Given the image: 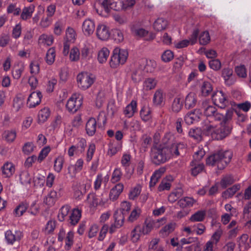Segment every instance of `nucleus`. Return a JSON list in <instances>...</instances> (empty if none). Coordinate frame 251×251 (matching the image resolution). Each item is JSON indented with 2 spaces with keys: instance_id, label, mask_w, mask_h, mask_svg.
Here are the masks:
<instances>
[{
  "instance_id": "obj_1",
  "label": "nucleus",
  "mask_w": 251,
  "mask_h": 251,
  "mask_svg": "<svg viewBox=\"0 0 251 251\" xmlns=\"http://www.w3.org/2000/svg\"><path fill=\"white\" fill-rule=\"evenodd\" d=\"M216 109L208 106L204 109V114L211 118L210 124L206 125L203 130L205 134L211 135L217 140H221L227 136L231 132V126L227 123L232 116V112L228 111L226 116L215 113Z\"/></svg>"
},
{
  "instance_id": "obj_2",
  "label": "nucleus",
  "mask_w": 251,
  "mask_h": 251,
  "mask_svg": "<svg viewBox=\"0 0 251 251\" xmlns=\"http://www.w3.org/2000/svg\"><path fill=\"white\" fill-rule=\"evenodd\" d=\"M174 136L171 132L166 133L162 139L164 147L160 148H154L151 151L153 162L156 164L164 163L173 157L179 155L178 151L185 147L183 143H174Z\"/></svg>"
},
{
  "instance_id": "obj_3",
  "label": "nucleus",
  "mask_w": 251,
  "mask_h": 251,
  "mask_svg": "<svg viewBox=\"0 0 251 251\" xmlns=\"http://www.w3.org/2000/svg\"><path fill=\"white\" fill-rule=\"evenodd\" d=\"M232 157V153L231 151H219L209 156L206 159V164L223 169L229 163Z\"/></svg>"
},
{
  "instance_id": "obj_4",
  "label": "nucleus",
  "mask_w": 251,
  "mask_h": 251,
  "mask_svg": "<svg viewBox=\"0 0 251 251\" xmlns=\"http://www.w3.org/2000/svg\"><path fill=\"white\" fill-rule=\"evenodd\" d=\"M111 9L116 11L123 9V1L121 0H104L97 8V12L99 15L105 17Z\"/></svg>"
},
{
  "instance_id": "obj_5",
  "label": "nucleus",
  "mask_w": 251,
  "mask_h": 251,
  "mask_svg": "<svg viewBox=\"0 0 251 251\" xmlns=\"http://www.w3.org/2000/svg\"><path fill=\"white\" fill-rule=\"evenodd\" d=\"M128 52L127 50L116 47L112 51L109 61L111 68H116L121 65L124 64L128 58Z\"/></svg>"
},
{
  "instance_id": "obj_6",
  "label": "nucleus",
  "mask_w": 251,
  "mask_h": 251,
  "mask_svg": "<svg viewBox=\"0 0 251 251\" xmlns=\"http://www.w3.org/2000/svg\"><path fill=\"white\" fill-rule=\"evenodd\" d=\"M76 81L77 87L81 90L85 91L93 85L95 77L92 74L83 71L77 75Z\"/></svg>"
},
{
  "instance_id": "obj_7",
  "label": "nucleus",
  "mask_w": 251,
  "mask_h": 251,
  "mask_svg": "<svg viewBox=\"0 0 251 251\" xmlns=\"http://www.w3.org/2000/svg\"><path fill=\"white\" fill-rule=\"evenodd\" d=\"M83 98L79 93H74L69 98L66 107L69 112L75 113L81 106Z\"/></svg>"
},
{
  "instance_id": "obj_8",
  "label": "nucleus",
  "mask_w": 251,
  "mask_h": 251,
  "mask_svg": "<svg viewBox=\"0 0 251 251\" xmlns=\"http://www.w3.org/2000/svg\"><path fill=\"white\" fill-rule=\"evenodd\" d=\"M131 31L134 35L144 38L147 41L152 40L156 37V34L154 33L150 32L144 28L137 27L135 25L131 27Z\"/></svg>"
},
{
  "instance_id": "obj_9",
  "label": "nucleus",
  "mask_w": 251,
  "mask_h": 251,
  "mask_svg": "<svg viewBox=\"0 0 251 251\" xmlns=\"http://www.w3.org/2000/svg\"><path fill=\"white\" fill-rule=\"evenodd\" d=\"M96 34L99 40L107 41L111 35L109 27L104 23L99 24L96 27Z\"/></svg>"
},
{
  "instance_id": "obj_10",
  "label": "nucleus",
  "mask_w": 251,
  "mask_h": 251,
  "mask_svg": "<svg viewBox=\"0 0 251 251\" xmlns=\"http://www.w3.org/2000/svg\"><path fill=\"white\" fill-rule=\"evenodd\" d=\"M212 100L214 104L221 107L224 108L228 103L227 96L222 91H217L212 96Z\"/></svg>"
},
{
  "instance_id": "obj_11",
  "label": "nucleus",
  "mask_w": 251,
  "mask_h": 251,
  "mask_svg": "<svg viewBox=\"0 0 251 251\" xmlns=\"http://www.w3.org/2000/svg\"><path fill=\"white\" fill-rule=\"evenodd\" d=\"M95 29V23L91 19H86L82 23L81 29L83 34L87 37L91 36Z\"/></svg>"
},
{
  "instance_id": "obj_12",
  "label": "nucleus",
  "mask_w": 251,
  "mask_h": 251,
  "mask_svg": "<svg viewBox=\"0 0 251 251\" xmlns=\"http://www.w3.org/2000/svg\"><path fill=\"white\" fill-rule=\"evenodd\" d=\"M124 186L123 183H119L112 187L109 191V198L111 201H115L123 191Z\"/></svg>"
},
{
  "instance_id": "obj_13",
  "label": "nucleus",
  "mask_w": 251,
  "mask_h": 251,
  "mask_svg": "<svg viewBox=\"0 0 251 251\" xmlns=\"http://www.w3.org/2000/svg\"><path fill=\"white\" fill-rule=\"evenodd\" d=\"M42 97V94L39 91L33 92L31 93L27 100V104L28 107L32 108L38 105L41 102Z\"/></svg>"
},
{
  "instance_id": "obj_14",
  "label": "nucleus",
  "mask_w": 251,
  "mask_h": 251,
  "mask_svg": "<svg viewBox=\"0 0 251 251\" xmlns=\"http://www.w3.org/2000/svg\"><path fill=\"white\" fill-rule=\"evenodd\" d=\"M23 236L20 231H15L13 233L11 230H8L5 232V240L9 244H13L15 242L20 240Z\"/></svg>"
},
{
  "instance_id": "obj_15",
  "label": "nucleus",
  "mask_w": 251,
  "mask_h": 251,
  "mask_svg": "<svg viewBox=\"0 0 251 251\" xmlns=\"http://www.w3.org/2000/svg\"><path fill=\"white\" fill-rule=\"evenodd\" d=\"M109 179L108 175L103 176L101 174H98L94 181V189L96 191L100 190L102 184L104 186L107 184Z\"/></svg>"
},
{
  "instance_id": "obj_16",
  "label": "nucleus",
  "mask_w": 251,
  "mask_h": 251,
  "mask_svg": "<svg viewBox=\"0 0 251 251\" xmlns=\"http://www.w3.org/2000/svg\"><path fill=\"white\" fill-rule=\"evenodd\" d=\"M201 116L199 110L195 109L188 113L185 116L184 120L186 124L191 125L198 121Z\"/></svg>"
},
{
  "instance_id": "obj_17",
  "label": "nucleus",
  "mask_w": 251,
  "mask_h": 251,
  "mask_svg": "<svg viewBox=\"0 0 251 251\" xmlns=\"http://www.w3.org/2000/svg\"><path fill=\"white\" fill-rule=\"evenodd\" d=\"M157 81L154 77H148L143 81L142 90L147 92L154 89L157 85Z\"/></svg>"
},
{
  "instance_id": "obj_18",
  "label": "nucleus",
  "mask_w": 251,
  "mask_h": 251,
  "mask_svg": "<svg viewBox=\"0 0 251 251\" xmlns=\"http://www.w3.org/2000/svg\"><path fill=\"white\" fill-rule=\"evenodd\" d=\"M110 51L106 47H103L97 52V60L99 63L104 64L107 62L109 56Z\"/></svg>"
},
{
  "instance_id": "obj_19",
  "label": "nucleus",
  "mask_w": 251,
  "mask_h": 251,
  "mask_svg": "<svg viewBox=\"0 0 251 251\" xmlns=\"http://www.w3.org/2000/svg\"><path fill=\"white\" fill-rule=\"evenodd\" d=\"M17 137V131L14 129H9L4 131L2 139L8 143H13Z\"/></svg>"
},
{
  "instance_id": "obj_20",
  "label": "nucleus",
  "mask_w": 251,
  "mask_h": 251,
  "mask_svg": "<svg viewBox=\"0 0 251 251\" xmlns=\"http://www.w3.org/2000/svg\"><path fill=\"white\" fill-rule=\"evenodd\" d=\"M1 170L4 177H10L15 173V168L12 162H6L3 164Z\"/></svg>"
},
{
  "instance_id": "obj_21",
  "label": "nucleus",
  "mask_w": 251,
  "mask_h": 251,
  "mask_svg": "<svg viewBox=\"0 0 251 251\" xmlns=\"http://www.w3.org/2000/svg\"><path fill=\"white\" fill-rule=\"evenodd\" d=\"M137 102L134 100H132L125 108L124 114L126 117L130 118L134 115V113L137 112Z\"/></svg>"
},
{
  "instance_id": "obj_22",
  "label": "nucleus",
  "mask_w": 251,
  "mask_h": 251,
  "mask_svg": "<svg viewBox=\"0 0 251 251\" xmlns=\"http://www.w3.org/2000/svg\"><path fill=\"white\" fill-rule=\"evenodd\" d=\"M83 165V161L82 159H78L75 165H70L68 167V173L70 176L74 177L76 173L80 171Z\"/></svg>"
},
{
  "instance_id": "obj_23",
  "label": "nucleus",
  "mask_w": 251,
  "mask_h": 251,
  "mask_svg": "<svg viewBox=\"0 0 251 251\" xmlns=\"http://www.w3.org/2000/svg\"><path fill=\"white\" fill-rule=\"evenodd\" d=\"M115 222L109 228V232L114 233L117 228L121 227L124 224V217L122 214L114 215Z\"/></svg>"
},
{
  "instance_id": "obj_24",
  "label": "nucleus",
  "mask_w": 251,
  "mask_h": 251,
  "mask_svg": "<svg viewBox=\"0 0 251 251\" xmlns=\"http://www.w3.org/2000/svg\"><path fill=\"white\" fill-rule=\"evenodd\" d=\"M168 26V21L162 18L157 19L153 24V29L157 31H160L166 29Z\"/></svg>"
},
{
  "instance_id": "obj_25",
  "label": "nucleus",
  "mask_w": 251,
  "mask_h": 251,
  "mask_svg": "<svg viewBox=\"0 0 251 251\" xmlns=\"http://www.w3.org/2000/svg\"><path fill=\"white\" fill-rule=\"evenodd\" d=\"M97 122L95 118H90L86 125V130L89 136L93 135L96 131Z\"/></svg>"
},
{
  "instance_id": "obj_26",
  "label": "nucleus",
  "mask_w": 251,
  "mask_h": 251,
  "mask_svg": "<svg viewBox=\"0 0 251 251\" xmlns=\"http://www.w3.org/2000/svg\"><path fill=\"white\" fill-rule=\"evenodd\" d=\"M45 181V177L44 175L36 172L34 174L33 183L36 188H41L43 186Z\"/></svg>"
},
{
  "instance_id": "obj_27",
  "label": "nucleus",
  "mask_w": 251,
  "mask_h": 251,
  "mask_svg": "<svg viewBox=\"0 0 251 251\" xmlns=\"http://www.w3.org/2000/svg\"><path fill=\"white\" fill-rule=\"evenodd\" d=\"M53 37L51 35L43 34L38 39L39 44L44 46H51L53 42Z\"/></svg>"
},
{
  "instance_id": "obj_28",
  "label": "nucleus",
  "mask_w": 251,
  "mask_h": 251,
  "mask_svg": "<svg viewBox=\"0 0 251 251\" xmlns=\"http://www.w3.org/2000/svg\"><path fill=\"white\" fill-rule=\"evenodd\" d=\"M57 199V193L55 191H50L44 199V203L48 206L53 205Z\"/></svg>"
},
{
  "instance_id": "obj_29",
  "label": "nucleus",
  "mask_w": 251,
  "mask_h": 251,
  "mask_svg": "<svg viewBox=\"0 0 251 251\" xmlns=\"http://www.w3.org/2000/svg\"><path fill=\"white\" fill-rule=\"evenodd\" d=\"M80 51L76 47H73L69 52V59L71 62H78L80 59Z\"/></svg>"
},
{
  "instance_id": "obj_30",
  "label": "nucleus",
  "mask_w": 251,
  "mask_h": 251,
  "mask_svg": "<svg viewBox=\"0 0 251 251\" xmlns=\"http://www.w3.org/2000/svg\"><path fill=\"white\" fill-rule=\"evenodd\" d=\"M197 100L196 99V95L193 93H190L186 97L185 100V107L190 109L194 107L196 104Z\"/></svg>"
},
{
  "instance_id": "obj_31",
  "label": "nucleus",
  "mask_w": 251,
  "mask_h": 251,
  "mask_svg": "<svg viewBox=\"0 0 251 251\" xmlns=\"http://www.w3.org/2000/svg\"><path fill=\"white\" fill-rule=\"evenodd\" d=\"M81 216V210L77 207L74 208L72 210L70 217L71 223L73 225H75L78 222Z\"/></svg>"
},
{
  "instance_id": "obj_32",
  "label": "nucleus",
  "mask_w": 251,
  "mask_h": 251,
  "mask_svg": "<svg viewBox=\"0 0 251 251\" xmlns=\"http://www.w3.org/2000/svg\"><path fill=\"white\" fill-rule=\"evenodd\" d=\"M50 115V110L48 108L45 107L41 109L38 115V122L43 123L46 122Z\"/></svg>"
},
{
  "instance_id": "obj_33",
  "label": "nucleus",
  "mask_w": 251,
  "mask_h": 251,
  "mask_svg": "<svg viewBox=\"0 0 251 251\" xmlns=\"http://www.w3.org/2000/svg\"><path fill=\"white\" fill-rule=\"evenodd\" d=\"M98 206L103 208L107 207L110 204L111 200L107 197L106 194L102 193L97 196Z\"/></svg>"
},
{
  "instance_id": "obj_34",
  "label": "nucleus",
  "mask_w": 251,
  "mask_h": 251,
  "mask_svg": "<svg viewBox=\"0 0 251 251\" xmlns=\"http://www.w3.org/2000/svg\"><path fill=\"white\" fill-rule=\"evenodd\" d=\"M131 205L129 202L124 201L121 202V207L119 210H117L114 215L122 214L124 217V220H125V216L128 213L129 210L130 209Z\"/></svg>"
},
{
  "instance_id": "obj_35",
  "label": "nucleus",
  "mask_w": 251,
  "mask_h": 251,
  "mask_svg": "<svg viewBox=\"0 0 251 251\" xmlns=\"http://www.w3.org/2000/svg\"><path fill=\"white\" fill-rule=\"evenodd\" d=\"M165 169L164 168H160L158 170L156 171L154 174L152 175L151 178L150 186V187H152L154 186L156 183L157 182L161 176L164 173Z\"/></svg>"
},
{
  "instance_id": "obj_36",
  "label": "nucleus",
  "mask_w": 251,
  "mask_h": 251,
  "mask_svg": "<svg viewBox=\"0 0 251 251\" xmlns=\"http://www.w3.org/2000/svg\"><path fill=\"white\" fill-rule=\"evenodd\" d=\"M65 162V159L63 156H58L54 161L53 168L54 170L57 173H60L63 167Z\"/></svg>"
},
{
  "instance_id": "obj_37",
  "label": "nucleus",
  "mask_w": 251,
  "mask_h": 251,
  "mask_svg": "<svg viewBox=\"0 0 251 251\" xmlns=\"http://www.w3.org/2000/svg\"><path fill=\"white\" fill-rule=\"evenodd\" d=\"M195 202V201L193 198L185 197L180 199L178 201V204L180 207L185 208L192 206Z\"/></svg>"
},
{
  "instance_id": "obj_38",
  "label": "nucleus",
  "mask_w": 251,
  "mask_h": 251,
  "mask_svg": "<svg viewBox=\"0 0 251 251\" xmlns=\"http://www.w3.org/2000/svg\"><path fill=\"white\" fill-rule=\"evenodd\" d=\"M175 223H170L164 226L159 231V234L162 237L167 236L170 233L172 232L176 228Z\"/></svg>"
},
{
  "instance_id": "obj_39",
  "label": "nucleus",
  "mask_w": 251,
  "mask_h": 251,
  "mask_svg": "<svg viewBox=\"0 0 251 251\" xmlns=\"http://www.w3.org/2000/svg\"><path fill=\"white\" fill-rule=\"evenodd\" d=\"M122 148L121 143L111 142L109 145L108 154L111 156L114 155L117 152L120 151Z\"/></svg>"
},
{
  "instance_id": "obj_40",
  "label": "nucleus",
  "mask_w": 251,
  "mask_h": 251,
  "mask_svg": "<svg viewBox=\"0 0 251 251\" xmlns=\"http://www.w3.org/2000/svg\"><path fill=\"white\" fill-rule=\"evenodd\" d=\"M191 174L192 175L196 176L200 173L204 169V165L202 163L199 162H195L192 161L191 162Z\"/></svg>"
},
{
  "instance_id": "obj_41",
  "label": "nucleus",
  "mask_w": 251,
  "mask_h": 251,
  "mask_svg": "<svg viewBox=\"0 0 251 251\" xmlns=\"http://www.w3.org/2000/svg\"><path fill=\"white\" fill-rule=\"evenodd\" d=\"M56 52L54 48H51L47 52L45 58L46 62L48 65L52 64L55 59Z\"/></svg>"
},
{
  "instance_id": "obj_42",
  "label": "nucleus",
  "mask_w": 251,
  "mask_h": 251,
  "mask_svg": "<svg viewBox=\"0 0 251 251\" xmlns=\"http://www.w3.org/2000/svg\"><path fill=\"white\" fill-rule=\"evenodd\" d=\"M140 233L143 235L149 234L153 229L151 220H146L143 225L139 226Z\"/></svg>"
},
{
  "instance_id": "obj_43",
  "label": "nucleus",
  "mask_w": 251,
  "mask_h": 251,
  "mask_svg": "<svg viewBox=\"0 0 251 251\" xmlns=\"http://www.w3.org/2000/svg\"><path fill=\"white\" fill-rule=\"evenodd\" d=\"M25 65L21 63L14 66L12 71V75L14 79H19L25 70Z\"/></svg>"
},
{
  "instance_id": "obj_44",
  "label": "nucleus",
  "mask_w": 251,
  "mask_h": 251,
  "mask_svg": "<svg viewBox=\"0 0 251 251\" xmlns=\"http://www.w3.org/2000/svg\"><path fill=\"white\" fill-rule=\"evenodd\" d=\"M35 9V6L31 5L28 7H25L22 11L21 17L23 20H25L30 18Z\"/></svg>"
},
{
  "instance_id": "obj_45",
  "label": "nucleus",
  "mask_w": 251,
  "mask_h": 251,
  "mask_svg": "<svg viewBox=\"0 0 251 251\" xmlns=\"http://www.w3.org/2000/svg\"><path fill=\"white\" fill-rule=\"evenodd\" d=\"M201 93L204 96L209 95L213 90V87L208 81H204L201 85Z\"/></svg>"
},
{
  "instance_id": "obj_46",
  "label": "nucleus",
  "mask_w": 251,
  "mask_h": 251,
  "mask_svg": "<svg viewBox=\"0 0 251 251\" xmlns=\"http://www.w3.org/2000/svg\"><path fill=\"white\" fill-rule=\"evenodd\" d=\"M86 203L90 208H95L98 206L97 196L94 194L88 195Z\"/></svg>"
},
{
  "instance_id": "obj_47",
  "label": "nucleus",
  "mask_w": 251,
  "mask_h": 251,
  "mask_svg": "<svg viewBox=\"0 0 251 251\" xmlns=\"http://www.w3.org/2000/svg\"><path fill=\"white\" fill-rule=\"evenodd\" d=\"M36 149V146L33 142H27L24 144L22 151L23 153L26 155H29L33 152Z\"/></svg>"
},
{
  "instance_id": "obj_48",
  "label": "nucleus",
  "mask_w": 251,
  "mask_h": 251,
  "mask_svg": "<svg viewBox=\"0 0 251 251\" xmlns=\"http://www.w3.org/2000/svg\"><path fill=\"white\" fill-rule=\"evenodd\" d=\"M183 100L179 98H176L172 104V109L175 112H178L182 107Z\"/></svg>"
},
{
  "instance_id": "obj_49",
  "label": "nucleus",
  "mask_w": 251,
  "mask_h": 251,
  "mask_svg": "<svg viewBox=\"0 0 251 251\" xmlns=\"http://www.w3.org/2000/svg\"><path fill=\"white\" fill-rule=\"evenodd\" d=\"M80 51V57L82 60H86L92 57V54L89 47L85 46Z\"/></svg>"
},
{
  "instance_id": "obj_50",
  "label": "nucleus",
  "mask_w": 251,
  "mask_h": 251,
  "mask_svg": "<svg viewBox=\"0 0 251 251\" xmlns=\"http://www.w3.org/2000/svg\"><path fill=\"white\" fill-rule=\"evenodd\" d=\"M205 216V211L204 210L198 211L193 214L190 218L192 222H201L203 221Z\"/></svg>"
},
{
  "instance_id": "obj_51",
  "label": "nucleus",
  "mask_w": 251,
  "mask_h": 251,
  "mask_svg": "<svg viewBox=\"0 0 251 251\" xmlns=\"http://www.w3.org/2000/svg\"><path fill=\"white\" fill-rule=\"evenodd\" d=\"M153 103L156 105L161 104L164 101V96L163 92L160 90H157L155 91L153 99Z\"/></svg>"
},
{
  "instance_id": "obj_52",
  "label": "nucleus",
  "mask_w": 251,
  "mask_h": 251,
  "mask_svg": "<svg viewBox=\"0 0 251 251\" xmlns=\"http://www.w3.org/2000/svg\"><path fill=\"white\" fill-rule=\"evenodd\" d=\"M141 212V210L139 207H134L131 211L128 218V220L130 222H133L139 217Z\"/></svg>"
},
{
  "instance_id": "obj_53",
  "label": "nucleus",
  "mask_w": 251,
  "mask_h": 251,
  "mask_svg": "<svg viewBox=\"0 0 251 251\" xmlns=\"http://www.w3.org/2000/svg\"><path fill=\"white\" fill-rule=\"evenodd\" d=\"M24 99L22 96H17L13 100V107L16 111H18L23 106Z\"/></svg>"
},
{
  "instance_id": "obj_54",
  "label": "nucleus",
  "mask_w": 251,
  "mask_h": 251,
  "mask_svg": "<svg viewBox=\"0 0 251 251\" xmlns=\"http://www.w3.org/2000/svg\"><path fill=\"white\" fill-rule=\"evenodd\" d=\"M70 211L69 206L68 205H64L62 206L59 210L58 218L59 221H63L67 217L69 212Z\"/></svg>"
},
{
  "instance_id": "obj_55",
  "label": "nucleus",
  "mask_w": 251,
  "mask_h": 251,
  "mask_svg": "<svg viewBox=\"0 0 251 251\" xmlns=\"http://www.w3.org/2000/svg\"><path fill=\"white\" fill-rule=\"evenodd\" d=\"M189 44L188 39L176 40L173 43L174 48L176 49H181L187 47Z\"/></svg>"
},
{
  "instance_id": "obj_56",
  "label": "nucleus",
  "mask_w": 251,
  "mask_h": 251,
  "mask_svg": "<svg viewBox=\"0 0 251 251\" xmlns=\"http://www.w3.org/2000/svg\"><path fill=\"white\" fill-rule=\"evenodd\" d=\"M143 75L144 73L141 70H135L132 74V79L135 83L139 82L143 78Z\"/></svg>"
},
{
  "instance_id": "obj_57",
  "label": "nucleus",
  "mask_w": 251,
  "mask_h": 251,
  "mask_svg": "<svg viewBox=\"0 0 251 251\" xmlns=\"http://www.w3.org/2000/svg\"><path fill=\"white\" fill-rule=\"evenodd\" d=\"M142 186L140 184H137L132 188L129 193V197L130 199L134 200L138 196L141 191Z\"/></svg>"
},
{
  "instance_id": "obj_58",
  "label": "nucleus",
  "mask_w": 251,
  "mask_h": 251,
  "mask_svg": "<svg viewBox=\"0 0 251 251\" xmlns=\"http://www.w3.org/2000/svg\"><path fill=\"white\" fill-rule=\"evenodd\" d=\"M210 41V37L207 31L202 32L199 37V42L201 45H206Z\"/></svg>"
},
{
  "instance_id": "obj_59",
  "label": "nucleus",
  "mask_w": 251,
  "mask_h": 251,
  "mask_svg": "<svg viewBox=\"0 0 251 251\" xmlns=\"http://www.w3.org/2000/svg\"><path fill=\"white\" fill-rule=\"evenodd\" d=\"M64 23L61 20L55 22L54 25V33L56 35H61L64 29Z\"/></svg>"
},
{
  "instance_id": "obj_60",
  "label": "nucleus",
  "mask_w": 251,
  "mask_h": 251,
  "mask_svg": "<svg viewBox=\"0 0 251 251\" xmlns=\"http://www.w3.org/2000/svg\"><path fill=\"white\" fill-rule=\"evenodd\" d=\"M20 179L23 184L26 185L31 182V177L28 172L24 171L20 174Z\"/></svg>"
},
{
  "instance_id": "obj_61",
  "label": "nucleus",
  "mask_w": 251,
  "mask_h": 251,
  "mask_svg": "<svg viewBox=\"0 0 251 251\" xmlns=\"http://www.w3.org/2000/svg\"><path fill=\"white\" fill-rule=\"evenodd\" d=\"M50 150L51 149L50 146H46L43 148L37 157L38 161L41 162L48 156Z\"/></svg>"
},
{
  "instance_id": "obj_62",
  "label": "nucleus",
  "mask_w": 251,
  "mask_h": 251,
  "mask_svg": "<svg viewBox=\"0 0 251 251\" xmlns=\"http://www.w3.org/2000/svg\"><path fill=\"white\" fill-rule=\"evenodd\" d=\"M74 233L72 231H69L67 234L65 239V248L69 250L74 243Z\"/></svg>"
},
{
  "instance_id": "obj_63",
  "label": "nucleus",
  "mask_w": 251,
  "mask_h": 251,
  "mask_svg": "<svg viewBox=\"0 0 251 251\" xmlns=\"http://www.w3.org/2000/svg\"><path fill=\"white\" fill-rule=\"evenodd\" d=\"M56 227L55 221L50 220L47 223L44 228V231L46 234H50L53 232Z\"/></svg>"
},
{
  "instance_id": "obj_64",
  "label": "nucleus",
  "mask_w": 251,
  "mask_h": 251,
  "mask_svg": "<svg viewBox=\"0 0 251 251\" xmlns=\"http://www.w3.org/2000/svg\"><path fill=\"white\" fill-rule=\"evenodd\" d=\"M160 40L162 43L165 45L170 46L173 44V38L167 32H164L162 34Z\"/></svg>"
}]
</instances>
